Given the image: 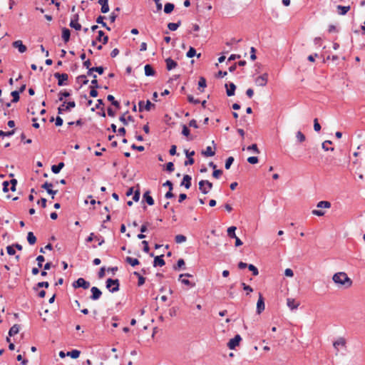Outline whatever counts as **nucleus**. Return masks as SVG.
Masks as SVG:
<instances>
[{
	"instance_id": "nucleus-44",
	"label": "nucleus",
	"mask_w": 365,
	"mask_h": 365,
	"mask_svg": "<svg viewBox=\"0 0 365 365\" xmlns=\"http://www.w3.org/2000/svg\"><path fill=\"white\" fill-rule=\"evenodd\" d=\"M19 91H14L11 93V96L13 98L11 101L12 103H16L19 101Z\"/></svg>"
},
{
	"instance_id": "nucleus-53",
	"label": "nucleus",
	"mask_w": 365,
	"mask_h": 365,
	"mask_svg": "<svg viewBox=\"0 0 365 365\" xmlns=\"http://www.w3.org/2000/svg\"><path fill=\"white\" fill-rule=\"evenodd\" d=\"M241 286L242 287L243 289L247 292V295L253 292L252 288L250 286L246 284L245 282H242Z\"/></svg>"
},
{
	"instance_id": "nucleus-3",
	"label": "nucleus",
	"mask_w": 365,
	"mask_h": 365,
	"mask_svg": "<svg viewBox=\"0 0 365 365\" xmlns=\"http://www.w3.org/2000/svg\"><path fill=\"white\" fill-rule=\"evenodd\" d=\"M106 288L110 292H115L119 290L120 287V282L118 279H113L111 278H109L106 282Z\"/></svg>"
},
{
	"instance_id": "nucleus-42",
	"label": "nucleus",
	"mask_w": 365,
	"mask_h": 365,
	"mask_svg": "<svg viewBox=\"0 0 365 365\" xmlns=\"http://www.w3.org/2000/svg\"><path fill=\"white\" fill-rule=\"evenodd\" d=\"M120 11V8L119 7H117L115 9V10L110 14V16H109V19H110V21L111 23H113L115 22L116 18L118 17V14H115V11Z\"/></svg>"
},
{
	"instance_id": "nucleus-8",
	"label": "nucleus",
	"mask_w": 365,
	"mask_h": 365,
	"mask_svg": "<svg viewBox=\"0 0 365 365\" xmlns=\"http://www.w3.org/2000/svg\"><path fill=\"white\" fill-rule=\"evenodd\" d=\"M268 81V74L267 73L257 77L255 80V84L258 86H265Z\"/></svg>"
},
{
	"instance_id": "nucleus-17",
	"label": "nucleus",
	"mask_w": 365,
	"mask_h": 365,
	"mask_svg": "<svg viewBox=\"0 0 365 365\" xmlns=\"http://www.w3.org/2000/svg\"><path fill=\"white\" fill-rule=\"evenodd\" d=\"M96 41L102 42L103 44H106L108 41V36H106L104 32L101 30L98 31Z\"/></svg>"
},
{
	"instance_id": "nucleus-18",
	"label": "nucleus",
	"mask_w": 365,
	"mask_h": 365,
	"mask_svg": "<svg viewBox=\"0 0 365 365\" xmlns=\"http://www.w3.org/2000/svg\"><path fill=\"white\" fill-rule=\"evenodd\" d=\"M333 346L336 351H339V347H345L346 341L344 338L340 337L334 342Z\"/></svg>"
},
{
	"instance_id": "nucleus-49",
	"label": "nucleus",
	"mask_w": 365,
	"mask_h": 365,
	"mask_svg": "<svg viewBox=\"0 0 365 365\" xmlns=\"http://www.w3.org/2000/svg\"><path fill=\"white\" fill-rule=\"evenodd\" d=\"M326 144H332V142L331 140H325L324 143H322V147L323 150H324L325 151H333L334 150V148L332 147L328 148L327 146H326Z\"/></svg>"
},
{
	"instance_id": "nucleus-26",
	"label": "nucleus",
	"mask_w": 365,
	"mask_h": 365,
	"mask_svg": "<svg viewBox=\"0 0 365 365\" xmlns=\"http://www.w3.org/2000/svg\"><path fill=\"white\" fill-rule=\"evenodd\" d=\"M71 32L67 28L62 29V38L65 43H67L70 39Z\"/></svg>"
},
{
	"instance_id": "nucleus-46",
	"label": "nucleus",
	"mask_w": 365,
	"mask_h": 365,
	"mask_svg": "<svg viewBox=\"0 0 365 365\" xmlns=\"http://www.w3.org/2000/svg\"><path fill=\"white\" fill-rule=\"evenodd\" d=\"M247 268L249 269L250 271L252 272V274L254 276H257L259 274L258 269L255 265L250 264H248Z\"/></svg>"
},
{
	"instance_id": "nucleus-24",
	"label": "nucleus",
	"mask_w": 365,
	"mask_h": 365,
	"mask_svg": "<svg viewBox=\"0 0 365 365\" xmlns=\"http://www.w3.org/2000/svg\"><path fill=\"white\" fill-rule=\"evenodd\" d=\"M128 113V111L125 113H123L120 118L119 120L120 122L123 123L124 125H128V121L134 122V118L131 115H128L127 118H125V115Z\"/></svg>"
},
{
	"instance_id": "nucleus-32",
	"label": "nucleus",
	"mask_w": 365,
	"mask_h": 365,
	"mask_svg": "<svg viewBox=\"0 0 365 365\" xmlns=\"http://www.w3.org/2000/svg\"><path fill=\"white\" fill-rule=\"evenodd\" d=\"M202 154L206 157H211L215 155V153L212 150L210 146H207L206 149L202 152Z\"/></svg>"
},
{
	"instance_id": "nucleus-36",
	"label": "nucleus",
	"mask_w": 365,
	"mask_h": 365,
	"mask_svg": "<svg viewBox=\"0 0 365 365\" xmlns=\"http://www.w3.org/2000/svg\"><path fill=\"white\" fill-rule=\"evenodd\" d=\"M337 9L339 11V14L345 15L350 10V6H345L339 5L337 6Z\"/></svg>"
},
{
	"instance_id": "nucleus-61",
	"label": "nucleus",
	"mask_w": 365,
	"mask_h": 365,
	"mask_svg": "<svg viewBox=\"0 0 365 365\" xmlns=\"http://www.w3.org/2000/svg\"><path fill=\"white\" fill-rule=\"evenodd\" d=\"M314 129L315 131L319 132L321 130V125L318 123L317 118L314 120Z\"/></svg>"
},
{
	"instance_id": "nucleus-10",
	"label": "nucleus",
	"mask_w": 365,
	"mask_h": 365,
	"mask_svg": "<svg viewBox=\"0 0 365 365\" xmlns=\"http://www.w3.org/2000/svg\"><path fill=\"white\" fill-rule=\"evenodd\" d=\"M241 340V336L239 334H237L235 336L234 338L231 339L229 341L227 346L229 347L230 349H235V347L239 345Z\"/></svg>"
},
{
	"instance_id": "nucleus-19",
	"label": "nucleus",
	"mask_w": 365,
	"mask_h": 365,
	"mask_svg": "<svg viewBox=\"0 0 365 365\" xmlns=\"http://www.w3.org/2000/svg\"><path fill=\"white\" fill-rule=\"evenodd\" d=\"M98 4L101 5V13L106 14L109 11L108 0H98Z\"/></svg>"
},
{
	"instance_id": "nucleus-62",
	"label": "nucleus",
	"mask_w": 365,
	"mask_h": 365,
	"mask_svg": "<svg viewBox=\"0 0 365 365\" xmlns=\"http://www.w3.org/2000/svg\"><path fill=\"white\" fill-rule=\"evenodd\" d=\"M312 213L314 215H317V216H323L324 215V211L322 210H313L312 211Z\"/></svg>"
},
{
	"instance_id": "nucleus-28",
	"label": "nucleus",
	"mask_w": 365,
	"mask_h": 365,
	"mask_svg": "<svg viewBox=\"0 0 365 365\" xmlns=\"http://www.w3.org/2000/svg\"><path fill=\"white\" fill-rule=\"evenodd\" d=\"M125 261L130 264L132 267H135L136 265H138L140 264V262L138 259L136 258H133V257H126L125 259Z\"/></svg>"
},
{
	"instance_id": "nucleus-4",
	"label": "nucleus",
	"mask_w": 365,
	"mask_h": 365,
	"mask_svg": "<svg viewBox=\"0 0 365 365\" xmlns=\"http://www.w3.org/2000/svg\"><path fill=\"white\" fill-rule=\"evenodd\" d=\"M212 188V183L206 180H202L199 182V189L203 194H207Z\"/></svg>"
},
{
	"instance_id": "nucleus-43",
	"label": "nucleus",
	"mask_w": 365,
	"mask_h": 365,
	"mask_svg": "<svg viewBox=\"0 0 365 365\" xmlns=\"http://www.w3.org/2000/svg\"><path fill=\"white\" fill-rule=\"evenodd\" d=\"M69 26L76 31H80L82 28L81 25L78 21H71Z\"/></svg>"
},
{
	"instance_id": "nucleus-52",
	"label": "nucleus",
	"mask_w": 365,
	"mask_h": 365,
	"mask_svg": "<svg viewBox=\"0 0 365 365\" xmlns=\"http://www.w3.org/2000/svg\"><path fill=\"white\" fill-rule=\"evenodd\" d=\"M196 55V50L193 47H190L188 51L186 53L187 58H192Z\"/></svg>"
},
{
	"instance_id": "nucleus-56",
	"label": "nucleus",
	"mask_w": 365,
	"mask_h": 365,
	"mask_svg": "<svg viewBox=\"0 0 365 365\" xmlns=\"http://www.w3.org/2000/svg\"><path fill=\"white\" fill-rule=\"evenodd\" d=\"M247 150H253L256 153H259V150L257 148V144H252L247 148Z\"/></svg>"
},
{
	"instance_id": "nucleus-9",
	"label": "nucleus",
	"mask_w": 365,
	"mask_h": 365,
	"mask_svg": "<svg viewBox=\"0 0 365 365\" xmlns=\"http://www.w3.org/2000/svg\"><path fill=\"white\" fill-rule=\"evenodd\" d=\"M53 187V185L51 182H49L48 181L45 182L42 185L41 187L46 190L48 194L51 195V198H54V195L57 193L58 190H53L52 187Z\"/></svg>"
},
{
	"instance_id": "nucleus-15",
	"label": "nucleus",
	"mask_w": 365,
	"mask_h": 365,
	"mask_svg": "<svg viewBox=\"0 0 365 365\" xmlns=\"http://www.w3.org/2000/svg\"><path fill=\"white\" fill-rule=\"evenodd\" d=\"M191 180L192 177L190 175H185L180 185L184 186L186 189H189L191 187Z\"/></svg>"
},
{
	"instance_id": "nucleus-33",
	"label": "nucleus",
	"mask_w": 365,
	"mask_h": 365,
	"mask_svg": "<svg viewBox=\"0 0 365 365\" xmlns=\"http://www.w3.org/2000/svg\"><path fill=\"white\" fill-rule=\"evenodd\" d=\"M81 351L77 349H73L71 351H68L66 355L71 356L72 359H77L79 357Z\"/></svg>"
},
{
	"instance_id": "nucleus-25",
	"label": "nucleus",
	"mask_w": 365,
	"mask_h": 365,
	"mask_svg": "<svg viewBox=\"0 0 365 365\" xmlns=\"http://www.w3.org/2000/svg\"><path fill=\"white\" fill-rule=\"evenodd\" d=\"M287 304L290 309H296L299 307V304L294 299L288 298L287 299Z\"/></svg>"
},
{
	"instance_id": "nucleus-50",
	"label": "nucleus",
	"mask_w": 365,
	"mask_h": 365,
	"mask_svg": "<svg viewBox=\"0 0 365 365\" xmlns=\"http://www.w3.org/2000/svg\"><path fill=\"white\" fill-rule=\"evenodd\" d=\"M296 138L299 143L304 142L306 139L305 135L301 131L297 132Z\"/></svg>"
},
{
	"instance_id": "nucleus-57",
	"label": "nucleus",
	"mask_w": 365,
	"mask_h": 365,
	"mask_svg": "<svg viewBox=\"0 0 365 365\" xmlns=\"http://www.w3.org/2000/svg\"><path fill=\"white\" fill-rule=\"evenodd\" d=\"M187 101H189V103H194V104H198L200 102V100L195 99L192 95L187 96Z\"/></svg>"
},
{
	"instance_id": "nucleus-2",
	"label": "nucleus",
	"mask_w": 365,
	"mask_h": 365,
	"mask_svg": "<svg viewBox=\"0 0 365 365\" xmlns=\"http://www.w3.org/2000/svg\"><path fill=\"white\" fill-rule=\"evenodd\" d=\"M83 65L88 69L87 76H91L94 71L98 73L100 75L103 74L104 72V68L103 66L90 68L91 61L89 59L84 61Z\"/></svg>"
},
{
	"instance_id": "nucleus-31",
	"label": "nucleus",
	"mask_w": 365,
	"mask_h": 365,
	"mask_svg": "<svg viewBox=\"0 0 365 365\" xmlns=\"http://www.w3.org/2000/svg\"><path fill=\"white\" fill-rule=\"evenodd\" d=\"M180 25H181V21L179 20L176 23H169L168 24V28L169 30L174 31H176Z\"/></svg>"
},
{
	"instance_id": "nucleus-35",
	"label": "nucleus",
	"mask_w": 365,
	"mask_h": 365,
	"mask_svg": "<svg viewBox=\"0 0 365 365\" xmlns=\"http://www.w3.org/2000/svg\"><path fill=\"white\" fill-rule=\"evenodd\" d=\"M19 331V325L17 324H14V326H12L9 331V336H12L16 334H18Z\"/></svg>"
},
{
	"instance_id": "nucleus-16",
	"label": "nucleus",
	"mask_w": 365,
	"mask_h": 365,
	"mask_svg": "<svg viewBox=\"0 0 365 365\" xmlns=\"http://www.w3.org/2000/svg\"><path fill=\"white\" fill-rule=\"evenodd\" d=\"M225 87L227 88L226 93H227V96H232L235 95V89H236V86L235 85V83H230L229 84L226 83Z\"/></svg>"
},
{
	"instance_id": "nucleus-23",
	"label": "nucleus",
	"mask_w": 365,
	"mask_h": 365,
	"mask_svg": "<svg viewBox=\"0 0 365 365\" xmlns=\"http://www.w3.org/2000/svg\"><path fill=\"white\" fill-rule=\"evenodd\" d=\"M144 70L146 76H153L155 75V71L150 64H146L144 67Z\"/></svg>"
},
{
	"instance_id": "nucleus-45",
	"label": "nucleus",
	"mask_w": 365,
	"mask_h": 365,
	"mask_svg": "<svg viewBox=\"0 0 365 365\" xmlns=\"http://www.w3.org/2000/svg\"><path fill=\"white\" fill-rule=\"evenodd\" d=\"M198 86H199V89H200V88H202V89H204L207 84H206V79L204 78V77H200V79H199V81H198ZM204 90H200L201 92H203Z\"/></svg>"
},
{
	"instance_id": "nucleus-13",
	"label": "nucleus",
	"mask_w": 365,
	"mask_h": 365,
	"mask_svg": "<svg viewBox=\"0 0 365 365\" xmlns=\"http://www.w3.org/2000/svg\"><path fill=\"white\" fill-rule=\"evenodd\" d=\"M265 308L264 298L261 293H259V299L257 302V313L261 314Z\"/></svg>"
},
{
	"instance_id": "nucleus-38",
	"label": "nucleus",
	"mask_w": 365,
	"mask_h": 365,
	"mask_svg": "<svg viewBox=\"0 0 365 365\" xmlns=\"http://www.w3.org/2000/svg\"><path fill=\"white\" fill-rule=\"evenodd\" d=\"M182 134L186 137L188 138L189 140H192L193 138L192 137H190V130L189 128L187 127V125H182Z\"/></svg>"
},
{
	"instance_id": "nucleus-5",
	"label": "nucleus",
	"mask_w": 365,
	"mask_h": 365,
	"mask_svg": "<svg viewBox=\"0 0 365 365\" xmlns=\"http://www.w3.org/2000/svg\"><path fill=\"white\" fill-rule=\"evenodd\" d=\"M72 285L76 289L82 287L84 289H87L90 287V282L81 277L74 281Z\"/></svg>"
},
{
	"instance_id": "nucleus-51",
	"label": "nucleus",
	"mask_w": 365,
	"mask_h": 365,
	"mask_svg": "<svg viewBox=\"0 0 365 365\" xmlns=\"http://www.w3.org/2000/svg\"><path fill=\"white\" fill-rule=\"evenodd\" d=\"M234 162V158L230 156L229 157L227 160H226V162H225V169L228 170L230 168V166L232 165V164Z\"/></svg>"
},
{
	"instance_id": "nucleus-54",
	"label": "nucleus",
	"mask_w": 365,
	"mask_h": 365,
	"mask_svg": "<svg viewBox=\"0 0 365 365\" xmlns=\"http://www.w3.org/2000/svg\"><path fill=\"white\" fill-rule=\"evenodd\" d=\"M185 265V261L183 259H179L177 262V264L174 266L175 270L181 269Z\"/></svg>"
},
{
	"instance_id": "nucleus-47",
	"label": "nucleus",
	"mask_w": 365,
	"mask_h": 365,
	"mask_svg": "<svg viewBox=\"0 0 365 365\" xmlns=\"http://www.w3.org/2000/svg\"><path fill=\"white\" fill-rule=\"evenodd\" d=\"M71 93L66 91H61L58 93V101H62L63 100V98L69 97Z\"/></svg>"
},
{
	"instance_id": "nucleus-63",
	"label": "nucleus",
	"mask_w": 365,
	"mask_h": 365,
	"mask_svg": "<svg viewBox=\"0 0 365 365\" xmlns=\"http://www.w3.org/2000/svg\"><path fill=\"white\" fill-rule=\"evenodd\" d=\"M255 53H256V49L254 47H251V48H250V59L252 61H255L257 58Z\"/></svg>"
},
{
	"instance_id": "nucleus-59",
	"label": "nucleus",
	"mask_w": 365,
	"mask_h": 365,
	"mask_svg": "<svg viewBox=\"0 0 365 365\" xmlns=\"http://www.w3.org/2000/svg\"><path fill=\"white\" fill-rule=\"evenodd\" d=\"M6 251L8 255H14L16 253L14 245H9L6 247Z\"/></svg>"
},
{
	"instance_id": "nucleus-41",
	"label": "nucleus",
	"mask_w": 365,
	"mask_h": 365,
	"mask_svg": "<svg viewBox=\"0 0 365 365\" xmlns=\"http://www.w3.org/2000/svg\"><path fill=\"white\" fill-rule=\"evenodd\" d=\"M186 240H187V237L182 235H178L175 237V241L178 244L185 242L186 241Z\"/></svg>"
},
{
	"instance_id": "nucleus-30",
	"label": "nucleus",
	"mask_w": 365,
	"mask_h": 365,
	"mask_svg": "<svg viewBox=\"0 0 365 365\" xmlns=\"http://www.w3.org/2000/svg\"><path fill=\"white\" fill-rule=\"evenodd\" d=\"M175 8V5L173 3H166L164 6V12L167 14H170Z\"/></svg>"
},
{
	"instance_id": "nucleus-29",
	"label": "nucleus",
	"mask_w": 365,
	"mask_h": 365,
	"mask_svg": "<svg viewBox=\"0 0 365 365\" xmlns=\"http://www.w3.org/2000/svg\"><path fill=\"white\" fill-rule=\"evenodd\" d=\"M106 19L103 16H99L96 19V23L101 24L103 27L106 28L108 31H110V28L108 26L106 23L104 21V19Z\"/></svg>"
},
{
	"instance_id": "nucleus-34",
	"label": "nucleus",
	"mask_w": 365,
	"mask_h": 365,
	"mask_svg": "<svg viewBox=\"0 0 365 365\" xmlns=\"http://www.w3.org/2000/svg\"><path fill=\"white\" fill-rule=\"evenodd\" d=\"M27 241L28 242L32 245H34L36 242V237L34 235L32 232H29L27 235Z\"/></svg>"
},
{
	"instance_id": "nucleus-64",
	"label": "nucleus",
	"mask_w": 365,
	"mask_h": 365,
	"mask_svg": "<svg viewBox=\"0 0 365 365\" xmlns=\"http://www.w3.org/2000/svg\"><path fill=\"white\" fill-rule=\"evenodd\" d=\"M174 164L172 162H169L166 165V170L171 173L174 170Z\"/></svg>"
},
{
	"instance_id": "nucleus-37",
	"label": "nucleus",
	"mask_w": 365,
	"mask_h": 365,
	"mask_svg": "<svg viewBox=\"0 0 365 365\" xmlns=\"http://www.w3.org/2000/svg\"><path fill=\"white\" fill-rule=\"evenodd\" d=\"M317 207L318 208H329L331 203L328 201H320L317 203Z\"/></svg>"
},
{
	"instance_id": "nucleus-58",
	"label": "nucleus",
	"mask_w": 365,
	"mask_h": 365,
	"mask_svg": "<svg viewBox=\"0 0 365 365\" xmlns=\"http://www.w3.org/2000/svg\"><path fill=\"white\" fill-rule=\"evenodd\" d=\"M258 161V158L256 156H251L247 158V162L250 164H256Z\"/></svg>"
},
{
	"instance_id": "nucleus-7",
	"label": "nucleus",
	"mask_w": 365,
	"mask_h": 365,
	"mask_svg": "<svg viewBox=\"0 0 365 365\" xmlns=\"http://www.w3.org/2000/svg\"><path fill=\"white\" fill-rule=\"evenodd\" d=\"M53 76L56 79H58V86H63L64 85H66L65 81H67L68 79V75L67 73H55L53 74Z\"/></svg>"
},
{
	"instance_id": "nucleus-1",
	"label": "nucleus",
	"mask_w": 365,
	"mask_h": 365,
	"mask_svg": "<svg viewBox=\"0 0 365 365\" xmlns=\"http://www.w3.org/2000/svg\"><path fill=\"white\" fill-rule=\"evenodd\" d=\"M332 279L335 284L344 288H349L352 284V280L343 272L334 274Z\"/></svg>"
},
{
	"instance_id": "nucleus-14",
	"label": "nucleus",
	"mask_w": 365,
	"mask_h": 365,
	"mask_svg": "<svg viewBox=\"0 0 365 365\" xmlns=\"http://www.w3.org/2000/svg\"><path fill=\"white\" fill-rule=\"evenodd\" d=\"M12 46L17 48L21 53L26 51V47L24 46L21 40H17L13 42Z\"/></svg>"
},
{
	"instance_id": "nucleus-48",
	"label": "nucleus",
	"mask_w": 365,
	"mask_h": 365,
	"mask_svg": "<svg viewBox=\"0 0 365 365\" xmlns=\"http://www.w3.org/2000/svg\"><path fill=\"white\" fill-rule=\"evenodd\" d=\"M48 286H49V283L48 282H41L37 283L36 287H34V289L37 290L38 288H41V287L48 288Z\"/></svg>"
},
{
	"instance_id": "nucleus-27",
	"label": "nucleus",
	"mask_w": 365,
	"mask_h": 365,
	"mask_svg": "<svg viewBox=\"0 0 365 365\" xmlns=\"http://www.w3.org/2000/svg\"><path fill=\"white\" fill-rule=\"evenodd\" d=\"M65 164L63 162H60L58 165H53L51 166V170L54 174L60 173L61 170L64 167Z\"/></svg>"
},
{
	"instance_id": "nucleus-20",
	"label": "nucleus",
	"mask_w": 365,
	"mask_h": 365,
	"mask_svg": "<svg viewBox=\"0 0 365 365\" xmlns=\"http://www.w3.org/2000/svg\"><path fill=\"white\" fill-rule=\"evenodd\" d=\"M143 199L145 200L149 205H154V200L150 195V192L149 190H147L144 192L143 195Z\"/></svg>"
},
{
	"instance_id": "nucleus-60",
	"label": "nucleus",
	"mask_w": 365,
	"mask_h": 365,
	"mask_svg": "<svg viewBox=\"0 0 365 365\" xmlns=\"http://www.w3.org/2000/svg\"><path fill=\"white\" fill-rule=\"evenodd\" d=\"M140 190H139V189H138V190H136L134 192V195H133V200L135 202H138V201L140 200Z\"/></svg>"
},
{
	"instance_id": "nucleus-6",
	"label": "nucleus",
	"mask_w": 365,
	"mask_h": 365,
	"mask_svg": "<svg viewBox=\"0 0 365 365\" xmlns=\"http://www.w3.org/2000/svg\"><path fill=\"white\" fill-rule=\"evenodd\" d=\"M76 106V103L74 101H69L67 103L63 102L62 105H61L58 108V113L63 114V112L70 110L71 108Z\"/></svg>"
},
{
	"instance_id": "nucleus-12",
	"label": "nucleus",
	"mask_w": 365,
	"mask_h": 365,
	"mask_svg": "<svg viewBox=\"0 0 365 365\" xmlns=\"http://www.w3.org/2000/svg\"><path fill=\"white\" fill-rule=\"evenodd\" d=\"M91 292L90 299L93 301L98 300L102 295V292L96 287H91Z\"/></svg>"
},
{
	"instance_id": "nucleus-11",
	"label": "nucleus",
	"mask_w": 365,
	"mask_h": 365,
	"mask_svg": "<svg viewBox=\"0 0 365 365\" xmlns=\"http://www.w3.org/2000/svg\"><path fill=\"white\" fill-rule=\"evenodd\" d=\"M91 89L90 91V96L91 97H93V98L97 97L98 93L96 91V89L100 88V86L98 83L97 79H93L91 81Z\"/></svg>"
},
{
	"instance_id": "nucleus-21",
	"label": "nucleus",
	"mask_w": 365,
	"mask_h": 365,
	"mask_svg": "<svg viewBox=\"0 0 365 365\" xmlns=\"http://www.w3.org/2000/svg\"><path fill=\"white\" fill-rule=\"evenodd\" d=\"M165 63H166V68L168 70V71H170L175 68L177 67L178 66V63L176 61H175L173 59H172L171 58H168L165 59Z\"/></svg>"
},
{
	"instance_id": "nucleus-22",
	"label": "nucleus",
	"mask_w": 365,
	"mask_h": 365,
	"mask_svg": "<svg viewBox=\"0 0 365 365\" xmlns=\"http://www.w3.org/2000/svg\"><path fill=\"white\" fill-rule=\"evenodd\" d=\"M163 256H164L163 255H161L160 256L155 257L154 261H153L154 267H157V266L163 267V265H165V262L163 259Z\"/></svg>"
},
{
	"instance_id": "nucleus-40",
	"label": "nucleus",
	"mask_w": 365,
	"mask_h": 365,
	"mask_svg": "<svg viewBox=\"0 0 365 365\" xmlns=\"http://www.w3.org/2000/svg\"><path fill=\"white\" fill-rule=\"evenodd\" d=\"M87 76L86 75H80L76 78V81L78 82H81L82 85H86L88 83V80L87 79Z\"/></svg>"
},
{
	"instance_id": "nucleus-55",
	"label": "nucleus",
	"mask_w": 365,
	"mask_h": 365,
	"mask_svg": "<svg viewBox=\"0 0 365 365\" xmlns=\"http://www.w3.org/2000/svg\"><path fill=\"white\" fill-rule=\"evenodd\" d=\"M15 133V130H11L10 131L4 132L3 130H0V136H11Z\"/></svg>"
},
{
	"instance_id": "nucleus-39",
	"label": "nucleus",
	"mask_w": 365,
	"mask_h": 365,
	"mask_svg": "<svg viewBox=\"0 0 365 365\" xmlns=\"http://www.w3.org/2000/svg\"><path fill=\"white\" fill-rule=\"evenodd\" d=\"M236 227L235 226H231L228 229H227V235L230 237V238H234V237H236V235H235V230H236Z\"/></svg>"
}]
</instances>
